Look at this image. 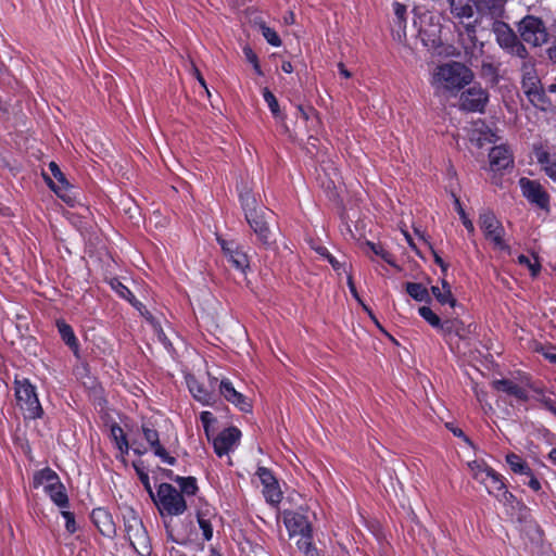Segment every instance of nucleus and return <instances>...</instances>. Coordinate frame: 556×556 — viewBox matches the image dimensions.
<instances>
[{"mask_svg": "<svg viewBox=\"0 0 556 556\" xmlns=\"http://www.w3.org/2000/svg\"><path fill=\"white\" fill-rule=\"evenodd\" d=\"M472 79L473 73L469 67L460 62L451 61L434 68L430 84L435 94L456 96Z\"/></svg>", "mask_w": 556, "mask_h": 556, "instance_id": "f257e3e1", "label": "nucleus"}, {"mask_svg": "<svg viewBox=\"0 0 556 556\" xmlns=\"http://www.w3.org/2000/svg\"><path fill=\"white\" fill-rule=\"evenodd\" d=\"M245 219L262 244L270 243V230L264 216V210L257 205L254 194L247 188L239 192Z\"/></svg>", "mask_w": 556, "mask_h": 556, "instance_id": "f03ea898", "label": "nucleus"}, {"mask_svg": "<svg viewBox=\"0 0 556 556\" xmlns=\"http://www.w3.org/2000/svg\"><path fill=\"white\" fill-rule=\"evenodd\" d=\"M121 511L126 536L131 547L140 556H149L151 553V543L141 519L132 507L124 506L121 508Z\"/></svg>", "mask_w": 556, "mask_h": 556, "instance_id": "7ed1b4c3", "label": "nucleus"}, {"mask_svg": "<svg viewBox=\"0 0 556 556\" xmlns=\"http://www.w3.org/2000/svg\"><path fill=\"white\" fill-rule=\"evenodd\" d=\"M14 391L17 405L23 409L26 418L37 419L42 417L43 409L36 393V387L28 379H15Z\"/></svg>", "mask_w": 556, "mask_h": 556, "instance_id": "20e7f679", "label": "nucleus"}, {"mask_svg": "<svg viewBox=\"0 0 556 556\" xmlns=\"http://www.w3.org/2000/svg\"><path fill=\"white\" fill-rule=\"evenodd\" d=\"M153 500L162 515L178 516L187 509L184 495L169 483H161L157 488L156 498Z\"/></svg>", "mask_w": 556, "mask_h": 556, "instance_id": "39448f33", "label": "nucleus"}, {"mask_svg": "<svg viewBox=\"0 0 556 556\" xmlns=\"http://www.w3.org/2000/svg\"><path fill=\"white\" fill-rule=\"evenodd\" d=\"M492 31L495 36L496 42L502 49L521 59L527 58V49L518 40L515 31L510 28L508 24L495 20L492 24Z\"/></svg>", "mask_w": 556, "mask_h": 556, "instance_id": "423d86ee", "label": "nucleus"}, {"mask_svg": "<svg viewBox=\"0 0 556 556\" xmlns=\"http://www.w3.org/2000/svg\"><path fill=\"white\" fill-rule=\"evenodd\" d=\"M517 28L521 39L529 45L539 47L547 41L548 33L539 17L527 15L518 23Z\"/></svg>", "mask_w": 556, "mask_h": 556, "instance_id": "0eeeda50", "label": "nucleus"}, {"mask_svg": "<svg viewBox=\"0 0 556 556\" xmlns=\"http://www.w3.org/2000/svg\"><path fill=\"white\" fill-rule=\"evenodd\" d=\"M521 84L522 89L529 100L534 104L539 105V103L543 100V91L541 88L539 76L533 67V65L529 62H523L521 67Z\"/></svg>", "mask_w": 556, "mask_h": 556, "instance_id": "6e6552de", "label": "nucleus"}, {"mask_svg": "<svg viewBox=\"0 0 556 556\" xmlns=\"http://www.w3.org/2000/svg\"><path fill=\"white\" fill-rule=\"evenodd\" d=\"M479 225L488 240L497 249H505L506 245L503 240L504 228L492 212H482L479 216Z\"/></svg>", "mask_w": 556, "mask_h": 556, "instance_id": "1a4fd4ad", "label": "nucleus"}, {"mask_svg": "<svg viewBox=\"0 0 556 556\" xmlns=\"http://www.w3.org/2000/svg\"><path fill=\"white\" fill-rule=\"evenodd\" d=\"M519 186L522 195L532 204L536 205L542 210H548L549 207V195L543 188V186L536 181L528 178H520Z\"/></svg>", "mask_w": 556, "mask_h": 556, "instance_id": "9d476101", "label": "nucleus"}, {"mask_svg": "<svg viewBox=\"0 0 556 556\" xmlns=\"http://www.w3.org/2000/svg\"><path fill=\"white\" fill-rule=\"evenodd\" d=\"M187 386L194 400L202 405L211 406L215 403L216 396L214 390L217 386L216 378H210V386H205L193 376H189L187 377Z\"/></svg>", "mask_w": 556, "mask_h": 556, "instance_id": "9b49d317", "label": "nucleus"}, {"mask_svg": "<svg viewBox=\"0 0 556 556\" xmlns=\"http://www.w3.org/2000/svg\"><path fill=\"white\" fill-rule=\"evenodd\" d=\"M489 100V93L481 86H472L460 94V108L469 112H482Z\"/></svg>", "mask_w": 556, "mask_h": 556, "instance_id": "f8f14e48", "label": "nucleus"}, {"mask_svg": "<svg viewBox=\"0 0 556 556\" xmlns=\"http://www.w3.org/2000/svg\"><path fill=\"white\" fill-rule=\"evenodd\" d=\"M220 248L227 257L228 262L237 270L244 273L249 268L250 262L247 253L239 248L233 241H227L222 238H217Z\"/></svg>", "mask_w": 556, "mask_h": 556, "instance_id": "ddd939ff", "label": "nucleus"}, {"mask_svg": "<svg viewBox=\"0 0 556 556\" xmlns=\"http://www.w3.org/2000/svg\"><path fill=\"white\" fill-rule=\"evenodd\" d=\"M49 169L52 176L58 180V185H55L50 177L43 174L46 182L63 201L71 203L73 200V197L71 195V185L65 175L55 162L49 163Z\"/></svg>", "mask_w": 556, "mask_h": 556, "instance_id": "4468645a", "label": "nucleus"}, {"mask_svg": "<svg viewBox=\"0 0 556 556\" xmlns=\"http://www.w3.org/2000/svg\"><path fill=\"white\" fill-rule=\"evenodd\" d=\"M480 483L485 486L490 495H493L501 502L509 503L514 498V495L506 489L503 476L493 469Z\"/></svg>", "mask_w": 556, "mask_h": 556, "instance_id": "2eb2a0df", "label": "nucleus"}, {"mask_svg": "<svg viewBox=\"0 0 556 556\" xmlns=\"http://www.w3.org/2000/svg\"><path fill=\"white\" fill-rule=\"evenodd\" d=\"M241 432L235 427L223 430L213 441L215 453L222 457L232 451L240 440Z\"/></svg>", "mask_w": 556, "mask_h": 556, "instance_id": "dca6fc26", "label": "nucleus"}, {"mask_svg": "<svg viewBox=\"0 0 556 556\" xmlns=\"http://www.w3.org/2000/svg\"><path fill=\"white\" fill-rule=\"evenodd\" d=\"M220 394L241 412H250L252 405L250 401L242 393L238 392L229 379H223L219 382Z\"/></svg>", "mask_w": 556, "mask_h": 556, "instance_id": "f3484780", "label": "nucleus"}, {"mask_svg": "<svg viewBox=\"0 0 556 556\" xmlns=\"http://www.w3.org/2000/svg\"><path fill=\"white\" fill-rule=\"evenodd\" d=\"M142 433L146 441L150 444V447L153 450L155 456L160 457L162 462L168 465L173 466L176 464V458L170 456L167 453V451L161 445L159 432L155 429L151 428L147 424H143Z\"/></svg>", "mask_w": 556, "mask_h": 556, "instance_id": "a211bd4d", "label": "nucleus"}, {"mask_svg": "<svg viewBox=\"0 0 556 556\" xmlns=\"http://www.w3.org/2000/svg\"><path fill=\"white\" fill-rule=\"evenodd\" d=\"M471 326V324L465 325V323L458 318H447L443 320L440 332L447 340H451L453 337H457L460 340H466L472 332Z\"/></svg>", "mask_w": 556, "mask_h": 556, "instance_id": "6ab92c4d", "label": "nucleus"}, {"mask_svg": "<svg viewBox=\"0 0 556 556\" xmlns=\"http://www.w3.org/2000/svg\"><path fill=\"white\" fill-rule=\"evenodd\" d=\"M489 159L493 170H501L513 164L511 152L504 144L493 147L489 153Z\"/></svg>", "mask_w": 556, "mask_h": 556, "instance_id": "aec40b11", "label": "nucleus"}, {"mask_svg": "<svg viewBox=\"0 0 556 556\" xmlns=\"http://www.w3.org/2000/svg\"><path fill=\"white\" fill-rule=\"evenodd\" d=\"M92 521L99 531L105 536H112L116 532L112 515L104 508H96L91 514Z\"/></svg>", "mask_w": 556, "mask_h": 556, "instance_id": "412c9836", "label": "nucleus"}, {"mask_svg": "<svg viewBox=\"0 0 556 556\" xmlns=\"http://www.w3.org/2000/svg\"><path fill=\"white\" fill-rule=\"evenodd\" d=\"M492 387L494 390L498 392L506 393L507 395H510L515 397L518 401H527L528 400V392L527 390L516 383L515 381L510 379H497L492 382Z\"/></svg>", "mask_w": 556, "mask_h": 556, "instance_id": "4be33fe9", "label": "nucleus"}, {"mask_svg": "<svg viewBox=\"0 0 556 556\" xmlns=\"http://www.w3.org/2000/svg\"><path fill=\"white\" fill-rule=\"evenodd\" d=\"M505 3L506 0H473V4L480 14L491 16L495 20L503 15Z\"/></svg>", "mask_w": 556, "mask_h": 556, "instance_id": "5701e85b", "label": "nucleus"}, {"mask_svg": "<svg viewBox=\"0 0 556 556\" xmlns=\"http://www.w3.org/2000/svg\"><path fill=\"white\" fill-rule=\"evenodd\" d=\"M285 523L290 535L309 534L311 526L306 518L301 514H288L285 516Z\"/></svg>", "mask_w": 556, "mask_h": 556, "instance_id": "b1692460", "label": "nucleus"}, {"mask_svg": "<svg viewBox=\"0 0 556 556\" xmlns=\"http://www.w3.org/2000/svg\"><path fill=\"white\" fill-rule=\"evenodd\" d=\"M496 134L490 129L484 123H475V128L471 131L470 140L476 141L479 147H482L484 142H496L498 141Z\"/></svg>", "mask_w": 556, "mask_h": 556, "instance_id": "393cba45", "label": "nucleus"}, {"mask_svg": "<svg viewBox=\"0 0 556 556\" xmlns=\"http://www.w3.org/2000/svg\"><path fill=\"white\" fill-rule=\"evenodd\" d=\"M60 478L51 468H43L34 476V486H42L45 492L59 484Z\"/></svg>", "mask_w": 556, "mask_h": 556, "instance_id": "a878e982", "label": "nucleus"}, {"mask_svg": "<svg viewBox=\"0 0 556 556\" xmlns=\"http://www.w3.org/2000/svg\"><path fill=\"white\" fill-rule=\"evenodd\" d=\"M431 292L440 304H448L451 307L456 305V299L453 296L451 287L445 279H442L441 287L432 286Z\"/></svg>", "mask_w": 556, "mask_h": 556, "instance_id": "bb28decb", "label": "nucleus"}, {"mask_svg": "<svg viewBox=\"0 0 556 556\" xmlns=\"http://www.w3.org/2000/svg\"><path fill=\"white\" fill-rule=\"evenodd\" d=\"M451 13L458 18H469L473 15V0H448Z\"/></svg>", "mask_w": 556, "mask_h": 556, "instance_id": "cd10ccee", "label": "nucleus"}, {"mask_svg": "<svg viewBox=\"0 0 556 556\" xmlns=\"http://www.w3.org/2000/svg\"><path fill=\"white\" fill-rule=\"evenodd\" d=\"M58 329L62 340L65 344L73 351V353L78 357L79 344L78 340L73 331V328L64 321H58Z\"/></svg>", "mask_w": 556, "mask_h": 556, "instance_id": "c85d7f7f", "label": "nucleus"}, {"mask_svg": "<svg viewBox=\"0 0 556 556\" xmlns=\"http://www.w3.org/2000/svg\"><path fill=\"white\" fill-rule=\"evenodd\" d=\"M46 493L49 495L51 501L60 508H66L68 506V496L65 492V488L62 484V482L49 489L48 491H46Z\"/></svg>", "mask_w": 556, "mask_h": 556, "instance_id": "c756f323", "label": "nucleus"}, {"mask_svg": "<svg viewBox=\"0 0 556 556\" xmlns=\"http://www.w3.org/2000/svg\"><path fill=\"white\" fill-rule=\"evenodd\" d=\"M506 462L515 473L531 476V468L519 455L514 453L507 454Z\"/></svg>", "mask_w": 556, "mask_h": 556, "instance_id": "7c9ffc66", "label": "nucleus"}, {"mask_svg": "<svg viewBox=\"0 0 556 556\" xmlns=\"http://www.w3.org/2000/svg\"><path fill=\"white\" fill-rule=\"evenodd\" d=\"M538 163L542 165L545 174L556 182V162H553L546 151L536 152Z\"/></svg>", "mask_w": 556, "mask_h": 556, "instance_id": "2f4dec72", "label": "nucleus"}, {"mask_svg": "<svg viewBox=\"0 0 556 556\" xmlns=\"http://www.w3.org/2000/svg\"><path fill=\"white\" fill-rule=\"evenodd\" d=\"M407 293L418 302L429 301V292L426 287L418 282H407L406 283Z\"/></svg>", "mask_w": 556, "mask_h": 556, "instance_id": "473e14b6", "label": "nucleus"}, {"mask_svg": "<svg viewBox=\"0 0 556 556\" xmlns=\"http://www.w3.org/2000/svg\"><path fill=\"white\" fill-rule=\"evenodd\" d=\"M111 437L114 440L121 453L127 454L129 450L128 441L126 439L124 430L118 425H113L111 427Z\"/></svg>", "mask_w": 556, "mask_h": 556, "instance_id": "72a5a7b5", "label": "nucleus"}, {"mask_svg": "<svg viewBox=\"0 0 556 556\" xmlns=\"http://www.w3.org/2000/svg\"><path fill=\"white\" fill-rule=\"evenodd\" d=\"M174 481L179 484L180 493L184 495H194L198 491L197 480L193 477H179L174 478Z\"/></svg>", "mask_w": 556, "mask_h": 556, "instance_id": "f704fd0d", "label": "nucleus"}, {"mask_svg": "<svg viewBox=\"0 0 556 556\" xmlns=\"http://www.w3.org/2000/svg\"><path fill=\"white\" fill-rule=\"evenodd\" d=\"M263 494L266 502L270 505L279 504L282 498V493L277 481L269 485L263 486Z\"/></svg>", "mask_w": 556, "mask_h": 556, "instance_id": "c9c22d12", "label": "nucleus"}, {"mask_svg": "<svg viewBox=\"0 0 556 556\" xmlns=\"http://www.w3.org/2000/svg\"><path fill=\"white\" fill-rule=\"evenodd\" d=\"M263 98H264L265 102L267 103L274 117L277 119H283L285 116L279 109L278 100L268 88L263 89Z\"/></svg>", "mask_w": 556, "mask_h": 556, "instance_id": "e433bc0d", "label": "nucleus"}, {"mask_svg": "<svg viewBox=\"0 0 556 556\" xmlns=\"http://www.w3.org/2000/svg\"><path fill=\"white\" fill-rule=\"evenodd\" d=\"M419 315L434 329L441 330L443 320L428 306H421L418 309Z\"/></svg>", "mask_w": 556, "mask_h": 556, "instance_id": "4c0bfd02", "label": "nucleus"}, {"mask_svg": "<svg viewBox=\"0 0 556 556\" xmlns=\"http://www.w3.org/2000/svg\"><path fill=\"white\" fill-rule=\"evenodd\" d=\"M468 466L470 468L473 479H476L478 482H481L484 478H486L488 473L491 472L492 470L491 467L477 460L469 463Z\"/></svg>", "mask_w": 556, "mask_h": 556, "instance_id": "58836bf2", "label": "nucleus"}, {"mask_svg": "<svg viewBox=\"0 0 556 556\" xmlns=\"http://www.w3.org/2000/svg\"><path fill=\"white\" fill-rule=\"evenodd\" d=\"M452 197L454 200L455 210L458 213V215L463 222V225L465 226V228L468 230L469 233H473L475 226H473L472 222L468 218L465 210L463 208L459 198L456 197L454 193H452Z\"/></svg>", "mask_w": 556, "mask_h": 556, "instance_id": "ea45409f", "label": "nucleus"}, {"mask_svg": "<svg viewBox=\"0 0 556 556\" xmlns=\"http://www.w3.org/2000/svg\"><path fill=\"white\" fill-rule=\"evenodd\" d=\"M367 247L372 251V253L380 256L388 264H390L391 266H396L393 255L389 251H387L381 244L367 242Z\"/></svg>", "mask_w": 556, "mask_h": 556, "instance_id": "a19ab883", "label": "nucleus"}, {"mask_svg": "<svg viewBox=\"0 0 556 556\" xmlns=\"http://www.w3.org/2000/svg\"><path fill=\"white\" fill-rule=\"evenodd\" d=\"M263 37L266 39V41L274 47H280L281 46V39L278 36L277 31L270 27H268L265 24H261L260 26Z\"/></svg>", "mask_w": 556, "mask_h": 556, "instance_id": "79ce46f5", "label": "nucleus"}, {"mask_svg": "<svg viewBox=\"0 0 556 556\" xmlns=\"http://www.w3.org/2000/svg\"><path fill=\"white\" fill-rule=\"evenodd\" d=\"M256 475L260 478L263 486L269 485L277 481L271 471L265 467H258Z\"/></svg>", "mask_w": 556, "mask_h": 556, "instance_id": "37998d69", "label": "nucleus"}, {"mask_svg": "<svg viewBox=\"0 0 556 556\" xmlns=\"http://www.w3.org/2000/svg\"><path fill=\"white\" fill-rule=\"evenodd\" d=\"M199 527L202 530L203 538L206 541H210L213 536V527L210 522V520L199 516L198 517Z\"/></svg>", "mask_w": 556, "mask_h": 556, "instance_id": "c03bdc74", "label": "nucleus"}, {"mask_svg": "<svg viewBox=\"0 0 556 556\" xmlns=\"http://www.w3.org/2000/svg\"><path fill=\"white\" fill-rule=\"evenodd\" d=\"M393 12H394L395 17L397 18L399 26L400 27L404 26L406 23V18H405L406 7L400 2H394L393 3Z\"/></svg>", "mask_w": 556, "mask_h": 556, "instance_id": "a18cd8bd", "label": "nucleus"}, {"mask_svg": "<svg viewBox=\"0 0 556 556\" xmlns=\"http://www.w3.org/2000/svg\"><path fill=\"white\" fill-rule=\"evenodd\" d=\"M62 517L65 519V528L68 533H74L76 531V522L73 513L68 510L61 511Z\"/></svg>", "mask_w": 556, "mask_h": 556, "instance_id": "49530a36", "label": "nucleus"}, {"mask_svg": "<svg viewBox=\"0 0 556 556\" xmlns=\"http://www.w3.org/2000/svg\"><path fill=\"white\" fill-rule=\"evenodd\" d=\"M296 544H298L299 548L304 551V553L308 556L312 552L311 533L309 534H301V539L298 541Z\"/></svg>", "mask_w": 556, "mask_h": 556, "instance_id": "de8ad7c7", "label": "nucleus"}, {"mask_svg": "<svg viewBox=\"0 0 556 556\" xmlns=\"http://www.w3.org/2000/svg\"><path fill=\"white\" fill-rule=\"evenodd\" d=\"M201 421L203 424V427L205 429V432H208L210 425L215 420L213 414L211 412H202L200 415Z\"/></svg>", "mask_w": 556, "mask_h": 556, "instance_id": "09e8293b", "label": "nucleus"}, {"mask_svg": "<svg viewBox=\"0 0 556 556\" xmlns=\"http://www.w3.org/2000/svg\"><path fill=\"white\" fill-rule=\"evenodd\" d=\"M299 112H300L302 118H304L305 121H309L313 117L317 119L316 111L312 106H309L307 109H304L303 106H299Z\"/></svg>", "mask_w": 556, "mask_h": 556, "instance_id": "8fccbe9b", "label": "nucleus"}, {"mask_svg": "<svg viewBox=\"0 0 556 556\" xmlns=\"http://www.w3.org/2000/svg\"><path fill=\"white\" fill-rule=\"evenodd\" d=\"M348 286H349V289H350V291H351L352 295L354 296V299H356V300H357V301L363 305V307H364L367 312H369V309L367 308V306H366L365 304H363V302H362V300H361V298H359V295H358V293H357L356 287H355V285H354L353 279H352V277H351V276H349V277H348Z\"/></svg>", "mask_w": 556, "mask_h": 556, "instance_id": "3c124183", "label": "nucleus"}, {"mask_svg": "<svg viewBox=\"0 0 556 556\" xmlns=\"http://www.w3.org/2000/svg\"><path fill=\"white\" fill-rule=\"evenodd\" d=\"M155 332H156V336H157V339L163 343V345L165 346V349H169L172 346L169 340L167 339V337L165 336L164 331L162 328H155Z\"/></svg>", "mask_w": 556, "mask_h": 556, "instance_id": "603ef678", "label": "nucleus"}, {"mask_svg": "<svg viewBox=\"0 0 556 556\" xmlns=\"http://www.w3.org/2000/svg\"><path fill=\"white\" fill-rule=\"evenodd\" d=\"M529 477L528 485L530 489H532L534 492H539L541 490V483L540 481L534 477L533 472L531 471V476Z\"/></svg>", "mask_w": 556, "mask_h": 556, "instance_id": "864d4df0", "label": "nucleus"}, {"mask_svg": "<svg viewBox=\"0 0 556 556\" xmlns=\"http://www.w3.org/2000/svg\"><path fill=\"white\" fill-rule=\"evenodd\" d=\"M243 53L251 64L256 63L258 61L257 55L253 52V50L250 47H244Z\"/></svg>", "mask_w": 556, "mask_h": 556, "instance_id": "5fc2aeb1", "label": "nucleus"}, {"mask_svg": "<svg viewBox=\"0 0 556 556\" xmlns=\"http://www.w3.org/2000/svg\"><path fill=\"white\" fill-rule=\"evenodd\" d=\"M542 403L549 412L556 415V403L551 397H543Z\"/></svg>", "mask_w": 556, "mask_h": 556, "instance_id": "6e6d98bb", "label": "nucleus"}, {"mask_svg": "<svg viewBox=\"0 0 556 556\" xmlns=\"http://www.w3.org/2000/svg\"><path fill=\"white\" fill-rule=\"evenodd\" d=\"M326 260L331 264L334 270H339L341 268V264L337 261V258L330 253L327 254Z\"/></svg>", "mask_w": 556, "mask_h": 556, "instance_id": "4d7b16f0", "label": "nucleus"}, {"mask_svg": "<svg viewBox=\"0 0 556 556\" xmlns=\"http://www.w3.org/2000/svg\"><path fill=\"white\" fill-rule=\"evenodd\" d=\"M119 294L125 298V299H128L129 301H131L128 296H131L134 298L132 293L130 292V290L128 288H126L125 286H123L122 283H119V290H118Z\"/></svg>", "mask_w": 556, "mask_h": 556, "instance_id": "13d9d810", "label": "nucleus"}, {"mask_svg": "<svg viewBox=\"0 0 556 556\" xmlns=\"http://www.w3.org/2000/svg\"><path fill=\"white\" fill-rule=\"evenodd\" d=\"M140 478H141V481L143 482L146 489L148 490V492L151 494V496L154 498L153 496V493H152V490H151V486H150V483H149V477L147 473H140Z\"/></svg>", "mask_w": 556, "mask_h": 556, "instance_id": "bf43d9fd", "label": "nucleus"}, {"mask_svg": "<svg viewBox=\"0 0 556 556\" xmlns=\"http://www.w3.org/2000/svg\"><path fill=\"white\" fill-rule=\"evenodd\" d=\"M338 68H339L340 74H341L344 78H350V77L352 76L351 72H349V71L346 70L345 65H344L342 62H340V63L338 64Z\"/></svg>", "mask_w": 556, "mask_h": 556, "instance_id": "052dcab7", "label": "nucleus"}, {"mask_svg": "<svg viewBox=\"0 0 556 556\" xmlns=\"http://www.w3.org/2000/svg\"><path fill=\"white\" fill-rule=\"evenodd\" d=\"M544 357L549 361L551 363L556 364V353L553 351H545L543 353Z\"/></svg>", "mask_w": 556, "mask_h": 556, "instance_id": "680f3d73", "label": "nucleus"}, {"mask_svg": "<svg viewBox=\"0 0 556 556\" xmlns=\"http://www.w3.org/2000/svg\"><path fill=\"white\" fill-rule=\"evenodd\" d=\"M281 70L285 72V73H292L293 72V65L291 64V62L289 61H285L281 65Z\"/></svg>", "mask_w": 556, "mask_h": 556, "instance_id": "e2e57ef3", "label": "nucleus"}, {"mask_svg": "<svg viewBox=\"0 0 556 556\" xmlns=\"http://www.w3.org/2000/svg\"><path fill=\"white\" fill-rule=\"evenodd\" d=\"M316 252H317L320 256H323L324 258H326V257H327V254H330V252L328 251V249H327V248H325V247H318V248L316 249Z\"/></svg>", "mask_w": 556, "mask_h": 556, "instance_id": "0e129e2a", "label": "nucleus"}, {"mask_svg": "<svg viewBox=\"0 0 556 556\" xmlns=\"http://www.w3.org/2000/svg\"><path fill=\"white\" fill-rule=\"evenodd\" d=\"M475 393H476V396H477L479 402L484 401V399L486 396V393L484 391L475 389Z\"/></svg>", "mask_w": 556, "mask_h": 556, "instance_id": "69168bd1", "label": "nucleus"}, {"mask_svg": "<svg viewBox=\"0 0 556 556\" xmlns=\"http://www.w3.org/2000/svg\"><path fill=\"white\" fill-rule=\"evenodd\" d=\"M548 459L556 466V448L549 451Z\"/></svg>", "mask_w": 556, "mask_h": 556, "instance_id": "338daca9", "label": "nucleus"}, {"mask_svg": "<svg viewBox=\"0 0 556 556\" xmlns=\"http://www.w3.org/2000/svg\"><path fill=\"white\" fill-rule=\"evenodd\" d=\"M548 53L551 60L556 63V45L549 49Z\"/></svg>", "mask_w": 556, "mask_h": 556, "instance_id": "774afa93", "label": "nucleus"}]
</instances>
